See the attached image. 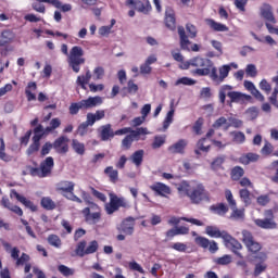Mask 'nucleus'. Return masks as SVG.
<instances>
[{
  "instance_id": "obj_41",
  "label": "nucleus",
  "mask_w": 278,
  "mask_h": 278,
  "mask_svg": "<svg viewBox=\"0 0 278 278\" xmlns=\"http://www.w3.org/2000/svg\"><path fill=\"white\" fill-rule=\"evenodd\" d=\"M87 118L94 125L98 121H103V118H105V111L98 110L96 113H87Z\"/></svg>"
},
{
  "instance_id": "obj_35",
  "label": "nucleus",
  "mask_w": 278,
  "mask_h": 278,
  "mask_svg": "<svg viewBox=\"0 0 278 278\" xmlns=\"http://www.w3.org/2000/svg\"><path fill=\"white\" fill-rule=\"evenodd\" d=\"M14 38V33L10 29H5L0 35V47H8Z\"/></svg>"
},
{
  "instance_id": "obj_33",
  "label": "nucleus",
  "mask_w": 278,
  "mask_h": 278,
  "mask_svg": "<svg viewBox=\"0 0 278 278\" xmlns=\"http://www.w3.org/2000/svg\"><path fill=\"white\" fill-rule=\"evenodd\" d=\"M36 90H38L36 81H29L25 89L27 101H36V93H34Z\"/></svg>"
},
{
  "instance_id": "obj_31",
  "label": "nucleus",
  "mask_w": 278,
  "mask_h": 278,
  "mask_svg": "<svg viewBox=\"0 0 278 278\" xmlns=\"http://www.w3.org/2000/svg\"><path fill=\"white\" fill-rule=\"evenodd\" d=\"M83 214L88 223H99L101 220V211L90 213V207H85Z\"/></svg>"
},
{
  "instance_id": "obj_58",
  "label": "nucleus",
  "mask_w": 278,
  "mask_h": 278,
  "mask_svg": "<svg viewBox=\"0 0 278 278\" xmlns=\"http://www.w3.org/2000/svg\"><path fill=\"white\" fill-rule=\"evenodd\" d=\"M42 3H45V1L35 0L31 4L33 10H35V12H39V14H45V12H47V8Z\"/></svg>"
},
{
  "instance_id": "obj_17",
  "label": "nucleus",
  "mask_w": 278,
  "mask_h": 278,
  "mask_svg": "<svg viewBox=\"0 0 278 278\" xmlns=\"http://www.w3.org/2000/svg\"><path fill=\"white\" fill-rule=\"evenodd\" d=\"M136 229V218L126 217L121 225L117 227L119 233H125V236H134Z\"/></svg>"
},
{
  "instance_id": "obj_51",
  "label": "nucleus",
  "mask_w": 278,
  "mask_h": 278,
  "mask_svg": "<svg viewBox=\"0 0 278 278\" xmlns=\"http://www.w3.org/2000/svg\"><path fill=\"white\" fill-rule=\"evenodd\" d=\"M230 136H232V140L237 144H243V142L247 140V136L242 131H231Z\"/></svg>"
},
{
  "instance_id": "obj_49",
  "label": "nucleus",
  "mask_w": 278,
  "mask_h": 278,
  "mask_svg": "<svg viewBox=\"0 0 278 278\" xmlns=\"http://www.w3.org/2000/svg\"><path fill=\"white\" fill-rule=\"evenodd\" d=\"M41 207H43V210L51 211L55 210L56 205L50 197H43L41 199Z\"/></svg>"
},
{
  "instance_id": "obj_15",
  "label": "nucleus",
  "mask_w": 278,
  "mask_h": 278,
  "mask_svg": "<svg viewBox=\"0 0 278 278\" xmlns=\"http://www.w3.org/2000/svg\"><path fill=\"white\" fill-rule=\"evenodd\" d=\"M258 263L254 266L253 277H260L262 273H266L268 265L266 264V260H268V254L266 252H261L257 256H254Z\"/></svg>"
},
{
  "instance_id": "obj_54",
  "label": "nucleus",
  "mask_w": 278,
  "mask_h": 278,
  "mask_svg": "<svg viewBox=\"0 0 278 278\" xmlns=\"http://www.w3.org/2000/svg\"><path fill=\"white\" fill-rule=\"evenodd\" d=\"M239 197L244 205H251V191L249 189H240Z\"/></svg>"
},
{
  "instance_id": "obj_47",
  "label": "nucleus",
  "mask_w": 278,
  "mask_h": 278,
  "mask_svg": "<svg viewBox=\"0 0 278 278\" xmlns=\"http://www.w3.org/2000/svg\"><path fill=\"white\" fill-rule=\"evenodd\" d=\"M72 149L77 155H84V153H86V144L79 142L77 139L72 140Z\"/></svg>"
},
{
  "instance_id": "obj_22",
  "label": "nucleus",
  "mask_w": 278,
  "mask_h": 278,
  "mask_svg": "<svg viewBox=\"0 0 278 278\" xmlns=\"http://www.w3.org/2000/svg\"><path fill=\"white\" fill-rule=\"evenodd\" d=\"M99 136L102 142H108V140H112V138H114V129H112V124L102 125L99 128Z\"/></svg>"
},
{
  "instance_id": "obj_6",
  "label": "nucleus",
  "mask_w": 278,
  "mask_h": 278,
  "mask_svg": "<svg viewBox=\"0 0 278 278\" xmlns=\"http://www.w3.org/2000/svg\"><path fill=\"white\" fill-rule=\"evenodd\" d=\"M55 190L68 201H74V203H84L81 198L75 195V182L71 180L59 181L55 186Z\"/></svg>"
},
{
  "instance_id": "obj_60",
  "label": "nucleus",
  "mask_w": 278,
  "mask_h": 278,
  "mask_svg": "<svg viewBox=\"0 0 278 278\" xmlns=\"http://www.w3.org/2000/svg\"><path fill=\"white\" fill-rule=\"evenodd\" d=\"M31 260V257L29 256V254L27 253H22V255L15 261V266H25V264H27L29 261Z\"/></svg>"
},
{
  "instance_id": "obj_38",
  "label": "nucleus",
  "mask_w": 278,
  "mask_h": 278,
  "mask_svg": "<svg viewBox=\"0 0 278 278\" xmlns=\"http://www.w3.org/2000/svg\"><path fill=\"white\" fill-rule=\"evenodd\" d=\"M165 25L172 31H174V29H176L177 22L175 20V13L173 11L165 12Z\"/></svg>"
},
{
  "instance_id": "obj_57",
  "label": "nucleus",
  "mask_w": 278,
  "mask_h": 278,
  "mask_svg": "<svg viewBox=\"0 0 278 278\" xmlns=\"http://www.w3.org/2000/svg\"><path fill=\"white\" fill-rule=\"evenodd\" d=\"M225 199L230 208L236 207V205H238V203L236 202V199H233V193L229 189L225 190Z\"/></svg>"
},
{
  "instance_id": "obj_32",
  "label": "nucleus",
  "mask_w": 278,
  "mask_h": 278,
  "mask_svg": "<svg viewBox=\"0 0 278 278\" xmlns=\"http://www.w3.org/2000/svg\"><path fill=\"white\" fill-rule=\"evenodd\" d=\"M205 23L213 31H229V27H227V25L218 23L213 18L205 20Z\"/></svg>"
},
{
  "instance_id": "obj_37",
  "label": "nucleus",
  "mask_w": 278,
  "mask_h": 278,
  "mask_svg": "<svg viewBox=\"0 0 278 278\" xmlns=\"http://www.w3.org/2000/svg\"><path fill=\"white\" fill-rule=\"evenodd\" d=\"M225 160H227L225 155H219L213 159L211 162V169H213L215 173L218 170H224L225 167H223V164H225Z\"/></svg>"
},
{
  "instance_id": "obj_28",
  "label": "nucleus",
  "mask_w": 278,
  "mask_h": 278,
  "mask_svg": "<svg viewBox=\"0 0 278 278\" xmlns=\"http://www.w3.org/2000/svg\"><path fill=\"white\" fill-rule=\"evenodd\" d=\"M92 79V73L90 70H87L85 75H80L76 79V85L79 86L83 90H88V84Z\"/></svg>"
},
{
  "instance_id": "obj_7",
  "label": "nucleus",
  "mask_w": 278,
  "mask_h": 278,
  "mask_svg": "<svg viewBox=\"0 0 278 278\" xmlns=\"http://www.w3.org/2000/svg\"><path fill=\"white\" fill-rule=\"evenodd\" d=\"M242 242L248 250V253L250 255H254V257H257L260 253H262V249L264 248L260 241L255 240V237L253 236L252 231L249 230H242Z\"/></svg>"
},
{
  "instance_id": "obj_27",
  "label": "nucleus",
  "mask_w": 278,
  "mask_h": 278,
  "mask_svg": "<svg viewBox=\"0 0 278 278\" xmlns=\"http://www.w3.org/2000/svg\"><path fill=\"white\" fill-rule=\"evenodd\" d=\"M205 233L206 236H210V238H222V240H225V237L227 236L226 230H220L216 226H206Z\"/></svg>"
},
{
  "instance_id": "obj_40",
  "label": "nucleus",
  "mask_w": 278,
  "mask_h": 278,
  "mask_svg": "<svg viewBox=\"0 0 278 278\" xmlns=\"http://www.w3.org/2000/svg\"><path fill=\"white\" fill-rule=\"evenodd\" d=\"M244 177V168L242 166H235L230 170V178L232 181H240Z\"/></svg>"
},
{
  "instance_id": "obj_8",
  "label": "nucleus",
  "mask_w": 278,
  "mask_h": 278,
  "mask_svg": "<svg viewBox=\"0 0 278 278\" xmlns=\"http://www.w3.org/2000/svg\"><path fill=\"white\" fill-rule=\"evenodd\" d=\"M53 166H55V162L53 161L52 156H48L40 163L39 167H33L30 169V175L33 177H39L40 179H45V177H51V173H53Z\"/></svg>"
},
{
  "instance_id": "obj_9",
  "label": "nucleus",
  "mask_w": 278,
  "mask_h": 278,
  "mask_svg": "<svg viewBox=\"0 0 278 278\" xmlns=\"http://www.w3.org/2000/svg\"><path fill=\"white\" fill-rule=\"evenodd\" d=\"M99 251V241L92 240L88 243L86 240H80L74 250L77 257H86V255H92Z\"/></svg>"
},
{
  "instance_id": "obj_18",
  "label": "nucleus",
  "mask_w": 278,
  "mask_h": 278,
  "mask_svg": "<svg viewBox=\"0 0 278 278\" xmlns=\"http://www.w3.org/2000/svg\"><path fill=\"white\" fill-rule=\"evenodd\" d=\"M194 242L201 249H207L210 253H216L218 251V243L214 240L210 241V239L205 237L198 236L195 237Z\"/></svg>"
},
{
  "instance_id": "obj_14",
  "label": "nucleus",
  "mask_w": 278,
  "mask_h": 278,
  "mask_svg": "<svg viewBox=\"0 0 278 278\" xmlns=\"http://www.w3.org/2000/svg\"><path fill=\"white\" fill-rule=\"evenodd\" d=\"M224 244L227 249H230L232 253L236 254L237 257H240L242 260V253L238 251H242V243L238 241V239L233 238L229 232L226 233L224 237Z\"/></svg>"
},
{
  "instance_id": "obj_11",
  "label": "nucleus",
  "mask_w": 278,
  "mask_h": 278,
  "mask_svg": "<svg viewBox=\"0 0 278 278\" xmlns=\"http://www.w3.org/2000/svg\"><path fill=\"white\" fill-rule=\"evenodd\" d=\"M140 136H149V129L146 127H139L132 130L122 140V149H124V151H129V149H131V144L140 140Z\"/></svg>"
},
{
  "instance_id": "obj_24",
  "label": "nucleus",
  "mask_w": 278,
  "mask_h": 278,
  "mask_svg": "<svg viewBox=\"0 0 278 278\" xmlns=\"http://www.w3.org/2000/svg\"><path fill=\"white\" fill-rule=\"evenodd\" d=\"M255 162H260V154L249 152L245 154H242L239 157V163L242 164L243 166H249V164H255Z\"/></svg>"
},
{
  "instance_id": "obj_46",
  "label": "nucleus",
  "mask_w": 278,
  "mask_h": 278,
  "mask_svg": "<svg viewBox=\"0 0 278 278\" xmlns=\"http://www.w3.org/2000/svg\"><path fill=\"white\" fill-rule=\"evenodd\" d=\"M47 240L50 247H53L54 249H62V239H60V236L49 235Z\"/></svg>"
},
{
  "instance_id": "obj_34",
  "label": "nucleus",
  "mask_w": 278,
  "mask_h": 278,
  "mask_svg": "<svg viewBox=\"0 0 278 278\" xmlns=\"http://www.w3.org/2000/svg\"><path fill=\"white\" fill-rule=\"evenodd\" d=\"M130 162L138 167L142 166V162H144V150L135 151L130 157Z\"/></svg>"
},
{
  "instance_id": "obj_56",
  "label": "nucleus",
  "mask_w": 278,
  "mask_h": 278,
  "mask_svg": "<svg viewBox=\"0 0 278 278\" xmlns=\"http://www.w3.org/2000/svg\"><path fill=\"white\" fill-rule=\"evenodd\" d=\"M232 211L231 218H235L236 220H240L244 218V208H238V205L230 207Z\"/></svg>"
},
{
  "instance_id": "obj_48",
  "label": "nucleus",
  "mask_w": 278,
  "mask_h": 278,
  "mask_svg": "<svg viewBox=\"0 0 278 278\" xmlns=\"http://www.w3.org/2000/svg\"><path fill=\"white\" fill-rule=\"evenodd\" d=\"M231 262H233V258L229 254L223 255L214 260V263L217 264V266H229Z\"/></svg>"
},
{
  "instance_id": "obj_2",
  "label": "nucleus",
  "mask_w": 278,
  "mask_h": 278,
  "mask_svg": "<svg viewBox=\"0 0 278 278\" xmlns=\"http://www.w3.org/2000/svg\"><path fill=\"white\" fill-rule=\"evenodd\" d=\"M178 192H184L192 205H201V203H210L212 201L205 185L198 180H184L178 187Z\"/></svg>"
},
{
  "instance_id": "obj_63",
  "label": "nucleus",
  "mask_w": 278,
  "mask_h": 278,
  "mask_svg": "<svg viewBox=\"0 0 278 278\" xmlns=\"http://www.w3.org/2000/svg\"><path fill=\"white\" fill-rule=\"evenodd\" d=\"M233 3L239 12H247V4L249 3V0H235Z\"/></svg>"
},
{
  "instance_id": "obj_61",
  "label": "nucleus",
  "mask_w": 278,
  "mask_h": 278,
  "mask_svg": "<svg viewBox=\"0 0 278 278\" xmlns=\"http://www.w3.org/2000/svg\"><path fill=\"white\" fill-rule=\"evenodd\" d=\"M105 76V70L102 66H98L93 70V79L94 81L103 79Z\"/></svg>"
},
{
  "instance_id": "obj_3",
  "label": "nucleus",
  "mask_w": 278,
  "mask_h": 278,
  "mask_svg": "<svg viewBox=\"0 0 278 278\" xmlns=\"http://www.w3.org/2000/svg\"><path fill=\"white\" fill-rule=\"evenodd\" d=\"M61 52L63 55H67V63L68 66L72 67V71L74 73H79V71H81V64H86V59H84V48L80 46H74L68 53V46L66 43H62Z\"/></svg>"
},
{
  "instance_id": "obj_10",
  "label": "nucleus",
  "mask_w": 278,
  "mask_h": 278,
  "mask_svg": "<svg viewBox=\"0 0 278 278\" xmlns=\"http://www.w3.org/2000/svg\"><path fill=\"white\" fill-rule=\"evenodd\" d=\"M123 207L124 210H129L131 205L129 201L123 197H118L114 193L110 194V203L105 205V212L109 215L114 214V212H118Z\"/></svg>"
},
{
  "instance_id": "obj_25",
  "label": "nucleus",
  "mask_w": 278,
  "mask_h": 278,
  "mask_svg": "<svg viewBox=\"0 0 278 278\" xmlns=\"http://www.w3.org/2000/svg\"><path fill=\"white\" fill-rule=\"evenodd\" d=\"M261 14L263 18L267 21L266 23H268V25H275L277 23L275 14H273V7H270L269 4L264 5V8L261 10Z\"/></svg>"
},
{
  "instance_id": "obj_26",
  "label": "nucleus",
  "mask_w": 278,
  "mask_h": 278,
  "mask_svg": "<svg viewBox=\"0 0 278 278\" xmlns=\"http://www.w3.org/2000/svg\"><path fill=\"white\" fill-rule=\"evenodd\" d=\"M261 14L263 18L267 21L266 23H268V25H275L277 23L275 14H273V7H270L269 4L264 5V8L261 10Z\"/></svg>"
},
{
  "instance_id": "obj_13",
  "label": "nucleus",
  "mask_w": 278,
  "mask_h": 278,
  "mask_svg": "<svg viewBox=\"0 0 278 278\" xmlns=\"http://www.w3.org/2000/svg\"><path fill=\"white\" fill-rule=\"evenodd\" d=\"M178 36L180 39V48L182 49V51H193L195 53L201 51V46H199L198 43L191 46L190 49L191 42L188 38V35L186 34V28H184V26H178Z\"/></svg>"
},
{
  "instance_id": "obj_44",
  "label": "nucleus",
  "mask_w": 278,
  "mask_h": 278,
  "mask_svg": "<svg viewBox=\"0 0 278 278\" xmlns=\"http://www.w3.org/2000/svg\"><path fill=\"white\" fill-rule=\"evenodd\" d=\"M62 125V119H60L59 117H54L50 121V126H47L45 128V134H53V131H55V129L60 128V126Z\"/></svg>"
},
{
  "instance_id": "obj_42",
  "label": "nucleus",
  "mask_w": 278,
  "mask_h": 278,
  "mask_svg": "<svg viewBox=\"0 0 278 278\" xmlns=\"http://www.w3.org/2000/svg\"><path fill=\"white\" fill-rule=\"evenodd\" d=\"M251 36L254 40H257V42H262L263 45H269V47H275V45H277V41H275L270 35L265 36V38H260L255 33H251Z\"/></svg>"
},
{
  "instance_id": "obj_20",
  "label": "nucleus",
  "mask_w": 278,
  "mask_h": 278,
  "mask_svg": "<svg viewBox=\"0 0 278 278\" xmlns=\"http://www.w3.org/2000/svg\"><path fill=\"white\" fill-rule=\"evenodd\" d=\"M186 147H188V140L180 139L174 144L169 146L167 151L173 155H184V153H186Z\"/></svg>"
},
{
  "instance_id": "obj_30",
  "label": "nucleus",
  "mask_w": 278,
  "mask_h": 278,
  "mask_svg": "<svg viewBox=\"0 0 278 278\" xmlns=\"http://www.w3.org/2000/svg\"><path fill=\"white\" fill-rule=\"evenodd\" d=\"M12 192L15 199H17L20 203H23L28 210H30V212H38V206L34 204V202L25 198V195H21L18 192L14 190Z\"/></svg>"
},
{
  "instance_id": "obj_16",
  "label": "nucleus",
  "mask_w": 278,
  "mask_h": 278,
  "mask_svg": "<svg viewBox=\"0 0 278 278\" xmlns=\"http://www.w3.org/2000/svg\"><path fill=\"white\" fill-rule=\"evenodd\" d=\"M68 142H71V139L64 135L56 138L52 143L55 153H59V155H66L70 150Z\"/></svg>"
},
{
  "instance_id": "obj_45",
  "label": "nucleus",
  "mask_w": 278,
  "mask_h": 278,
  "mask_svg": "<svg viewBox=\"0 0 278 278\" xmlns=\"http://www.w3.org/2000/svg\"><path fill=\"white\" fill-rule=\"evenodd\" d=\"M205 123V119L203 117H199L193 126H192V131L194 132L195 136H202L203 135V125Z\"/></svg>"
},
{
  "instance_id": "obj_19",
  "label": "nucleus",
  "mask_w": 278,
  "mask_h": 278,
  "mask_svg": "<svg viewBox=\"0 0 278 278\" xmlns=\"http://www.w3.org/2000/svg\"><path fill=\"white\" fill-rule=\"evenodd\" d=\"M126 5H134L137 12H141L142 14H149L151 12V2L149 0L140 1V0H126Z\"/></svg>"
},
{
  "instance_id": "obj_55",
  "label": "nucleus",
  "mask_w": 278,
  "mask_h": 278,
  "mask_svg": "<svg viewBox=\"0 0 278 278\" xmlns=\"http://www.w3.org/2000/svg\"><path fill=\"white\" fill-rule=\"evenodd\" d=\"M164 144H166V136H155L151 147L152 149H161Z\"/></svg>"
},
{
  "instance_id": "obj_5",
  "label": "nucleus",
  "mask_w": 278,
  "mask_h": 278,
  "mask_svg": "<svg viewBox=\"0 0 278 278\" xmlns=\"http://www.w3.org/2000/svg\"><path fill=\"white\" fill-rule=\"evenodd\" d=\"M99 105H103V98L101 96L89 97L79 102L71 103L68 111L72 116H77L79 110H93V108H99Z\"/></svg>"
},
{
  "instance_id": "obj_39",
  "label": "nucleus",
  "mask_w": 278,
  "mask_h": 278,
  "mask_svg": "<svg viewBox=\"0 0 278 278\" xmlns=\"http://www.w3.org/2000/svg\"><path fill=\"white\" fill-rule=\"evenodd\" d=\"M104 175H108L109 181H111V184H116L118 181V170L114 169V166L105 167Z\"/></svg>"
},
{
  "instance_id": "obj_1",
  "label": "nucleus",
  "mask_w": 278,
  "mask_h": 278,
  "mask_svg": "<svg viewBox=\"0 0 278 278\" xmlns=\"http://www.w3.org/2000/svg\"><path fill=\"white\" fill-rule=\"evenodd\" d=\"M187 64L195 68L192 71V75L197 77L208 76L215 86H220L229 77V73H231V65H222L217 68L212 60L203 56H194Z\"/></svg>"
},
{
  "instance_id": "obj_21",
  "label": "nucleus",
  "mask_w": 278,
  "mask_h": 278,
  "mask_svg": "<svg viewBox=\"0 0 278 278\" xmlns=\"http://www.w3.org/2000/svg\"><path fill=\"white\" fill-rule=\"evenodd\" d=\"M149 188L156 197H166L172 192L170 187L163 182H154Z\"/></svg>"
},
{
  "instance_id": "obj_43",
  "label": "nucleus",
  "mask_w": 278,
  "mask_h": 278,
  "mask_svg": "<svg viewBox=\"0 0 278 278\" xmlns=\"http://www.w3.org/2000/svg\"><path fill=\"white\" fill-rule=\"evenodd\" d=\"M94 125L88 121V117L85 122L80 123L77 127V134L78 136H87L88 135V127H93Z\"/></svg>"
},
{
  "instance_id": "obj_53",
  "label": "nucleus",
  "mask_w": 278,
  "mask_h": 278,
  "mask_svg": "<svg viewBox=\"0 0 278 278\" xmlns=\"http://www.w3.org/2000/svg\"><path fill=\"white\" fill-rule=\"evenodd\" d=\"M58 270L63 277H73L75 275V270L66 265H59Z\"/></svg>"
},
{
  "instance_id": "obj_59",
  "label": "nucleus",
  "mask_w": 278,
  "mask_h": 278,
  "mask_svg": "<svg viewBox=\"0 0 278 278\" xmlns=\"http://www.w3.org/2000/svg\"><path fill=\"white\" fill-rule=\"evenodd\" d=\"M186 30L189 34V38H197L199 30L197 29V26L192 23H187L186 24Z\"/></svg>"
},
{
  "instance_id": "obj_12",
  "label": "nucleus",
  "mask_w": 278,
  "mask_h": 278,
  "mask_svg": "<svg viewBox=\"0 0 278 278\" xmlns=\"http://www.w3.org/2000/svg\"><path fill=\"white\" fill-rule=\"evenodd\" d=\"M265 218L254 219V225L260 229H277L278 225L275 222V211L273 208L264 211Z\"/></svg>"
},
{
  "instance_id": "obj_23",
  "label": "nucleus",
  "mask_w": 278,
  "mask_h": 278,
  "mask_svg": "<svg viewBox=\"0 0 278 278\" xmlns=\"http://www.w3.org/2000/svg\"><path fill=\"white\" fill-rule=\"evenodd\" d=\"M211 214H215L216 216H226L229 212V206L223 202L213 204L208 207Z\"/></svg>"
},
{
  "instance_id": "obj_4",
  "label": "nucleus",
  "mask_w": 278,
  "mask_h": 278,
  "mask_svg": "<svg viewBox=\"0 0 278 278\" xmlns=\"http://www.w3.org/2000/svg\"><path fill=\"white\" fill-rule=\"evenodd\" d=\"M227 97L230 99L228 101L229 105H231V103L244 104L247 101H251L250 94L242 93L240 91H233V86L231 85H224L219 88L218 99L223 105L225 101H227Z\"/></svg>"
},
{
  "instance_id": "obj_52",
  "label": "nucleus",
  "mask_w": 278,
  "mask_h": 278,
  "mask_svg": "<svg viewBox=\"0 0 278 278\" xmlns=\"http://www.w3.org/2000/svg\"><path fill=\"white\" fill-rule=\"evenodd\" d=\"M173 118H175V109H170L166 116L165 119L163 122V129L166 130L168 129V127H170V124L173 123Z\"/></svg>"
},
{
  "instance_id": "obj_36",
  "label": "nucleus",
  "mask_w": 278,
  "mask_h": 278,
  "mask_svg": "<svg viewBox=\"0 0 278 278\" xmlns=\"http://www.w3.org/2000/svg\"><path fill=\"white\" fill-rule=\"evenodd\" d=\"M205 142H207V138L204 137L197 142V149L194 150L195 155H201V151L202 153H210V149H212V146H205Z\"/></svg>"
},
{
  "instance_id": "obj_29",
  "label": "nucleus",
  "mask_w": 278,
  "mask_h": 278,
  "mask_svg": "<svg viewBox=\"0 0 278 278\" xmlns=\"http://www.w3.org/2000/svg\"><path fill=\"white\" fill-rule=\"evenodd\" d=\"M33 134H35L33 136V143L35 144H40L42 138H45V136H49V132H45V127L42 126V124H38L34 128Z\"/></svg>"
},
{
  "instance_id": "obj_64",
  "label": "nucleus",
  "mask_w": 278,
  "mask_h": 278,
  "mask_svg": "<svg viewBox=\"0 0 278 278\" xmlns=\"http://www.w3.org/2000/svg\"><path fill=\"white\" fill-rule=\"evenodd\" d=\"M245 73L249 77H257V67L255 66V64H248Z\"/></svg>"
},
{
  "instance_id": "obj_50",
  "label": "nucleus",
  "mask_w": 278,
  "mask_h": 278,
  "mask_svg": "<svg viewBox=\"0 0 278 278\" xmlns=\"http://www.w3.org/2000/svg\"><path fill=\"white\" fill-rule=\"evenodd\" d=\"M0 160L2 162H12V156L5 153V141L3 138L0 139Z\"/></svg>"
},
{
  "instance_id": "obj_62",
  "label": "nucleus",
  "mask_w": 278,
  "mask_h": 278,
  "mask_svg": "<svg viewBox=\"0 0 278 278\" xmlns=\"http://www.w3.org/2000/svg\"><path fill=\"white\" fill-rule=\"evenodd\" d=\"M260 88L265 92V94H270V91L273 90L270 83L266 79L261 80Z\"/></svg>"
}]
</instances>
